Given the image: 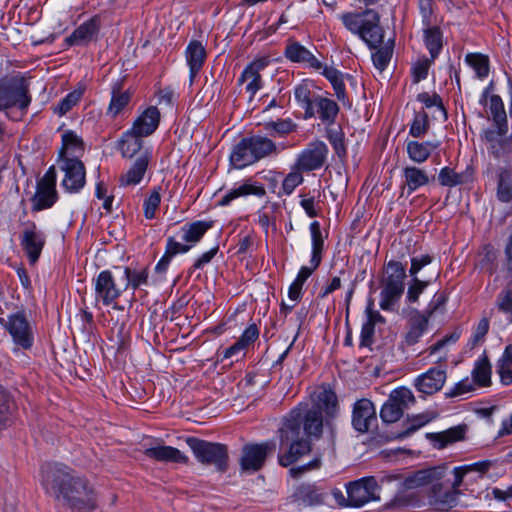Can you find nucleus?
<instances>
[{"mask_svg":"<svg viewBox=\"0 0 512 512\" xmlns=\"http://www.w3.org/2000/svg\"><path fill=\"white\" fill-rule=\"evenodd\" d=\"M312 407L298 405L290 411L280 428L281 445L288 451L279 456L281 466L287 467L311 451V440L319 439L324 423L329 428L330 444L334 450L336 432L331 420L339 412L338 399L329 386H320L311 395Z\"/></svg>","mask_w":512,"mask_h":512,"instance_id":"f257e3e1","label":"nucleus"},{"mask_svg":"<svg viewBox=\"0 0 512 512\" xmlns=\"http://www.w3.org/2000/svg\"><path fill=\"white\" fill-rule=\"evenodd\" d=\"M42 483L48 493L62 498L71 508L92 511L96 508V495L92 486L63 464H46L42 468Z\"/></svg>","mask_w":512,"mask_h":512,"instance_id":"f03ea898","label":"nucleus"},{"mask_svg":"<svg viewBox=\"0 0 512 512\" xmlns=\"http://www.w3.org/2000/svg\"><path fill=\"white\" fill-rule=\"evenodd\" d=\"M446 466L431 467L415 472L405 479L408 488L431 485L427 499L428 504L437 511L448 512L457 505L459 490L444 487L439 481L444 477Z\"/></svg>","mask_w":512,"mask_h":512,"instance_id":"7ed1b4c3","label":"nucleus"},{"mask_svg":"<svg viewBox=\"0 0 512 512\" xmlns=\"http://www.w3.org/2000/svg\"><path fill=\"white\" fill-rule=\"evenodd\" d=\"M347 30L357 34L372 49L383 43L384 30L380 26V16L373 9L362 12H348L340 16Z\"/></svg>","mask_w":512,"mask_h":512,"instance_id":"20e7f679","label":"nucleus"},{"mask_svg":"<svg viewBox=\"0 0 512 512\" xmlns=\"http://www.w3.org/2000/svg\"><path fill=\"white\" fill-rule=\"evenodd\" d=\"M406 278L405 266L396 260H390L384 265L381 278L380 307L391 310L404 292Z\"/></svg>","mask_w":512,"mask_h":512,"instance_id":"39448f33","label":"nucleus"},{"mask_svg":"<svg viewBox=\"0 0 512 512\" xmlns=\"http://www.w3.org/2000/svg\"><path fill=\"white\" fill-rule=\"evenodd\" d=\"M186 443L201 464L214 466L221 473L227 471L229 455L228 447L225 444L209 442L196 437L187 438Z\"/></svg>","mask_w":512,"mask_h":512,"instance_id":"423d86ee","label":"nucleus"},{"mask_svg":"<svg viewBox=\"0 0 512 512\" xmlns=\"http://www.w3.org/2000/svg\"><path fill=\"white\" fill-rule=\"evenodd\" d=\"M30 103L29 87L23 77L0 78V110L17 107L26 111Z\"/></svg>","mask_w":512,"mask_h":512,"instance_id":"0eeeda50","label":"nucleus"},{"mask_svg":"<svg viewBox=\"0 0 512 512\" xmlns=\"http://www.w3.org/2000/svg\"><path fill=\"white\" fill-rule=\"evenodd\" d=\"M1 326L11 336L15 346L23 350H30L34 344L33 326L24 310L0 317Z\"/></svg>","mask_w":512,"mask_h":512,"instance_id":"6e6552de","label":"nucleus"},{"mask_svg":"<svg viewBox=\"0 0 512 512\" xmlns=\"http://www.w3.org/2000/svg\"><path fill=\"white\" fill-rule=\"evenodd\" d=\"M95 307L102 303L104 306L112 305L114 309L123 310L122 306L116 304L124 288L116 284L115 278L110 270L101 271L94 279Z\"/></svg>","mask_w":512,"mask_h":512,"instance_id":"1a4fd4ad","label":"nucleus"},{"mask_svg":"<svg viewBox=\"0 0 512 512\" xmlns=\"http://www.w3.org/2000/svg\"><path fill=\"white\" fill-rule=\"evenodd\" d=\"M415 402L412 391L405 387L393 390L388 400L383 404L380 410V418L384 423L397 422L411 404Z\"/></svg>","mask_w":512,"mask_h":512,"instance_id":"9d476101","label":"nucleus"},{"mask_svg":"<svg viewBox=\"0 0 512 512\" xmlns=\"http://www.w3.org/2000/svg\"><path fill=\"white\" fill-rule=\"evenodd\" d=\"M19 240L21 248L26 254L30 264H35L46 243L44 232L37 227L35 222L27 221L23 224Z\"/></svg>","mask_w":512,"mask_h":512,"instance_id":"9b49d317","label":"nucleus"},{"mask_svg":"<svg viewBox=\"0 0 512 512\" xmlns=\"http://www.w3.org/2000/svg\"><path fill=\"white\" fill-rule=\"evenodd\" d=\"M275 443L272 441L260 444H247L242 448L240 466L243 472L254 473L259 471L267 458L274 452Z\"/></svg>","mask_w":512,"mask_h":512,"instance_id":"f8f14e48","label":"nucleus"},{"mask_svg":"<svg viewBox=\"0 0 512 512\" xmlns=\"http://www.w3.org/2000/svg\"><path fill=\"white\" fill-rule=\"evenodd\" d=\"M327 145L320 140L310 142L297 156L295 168L303 172L318 170L324 166L327 155Z\"/></svg>","mask_w":512,"mask_h":512,"instance_id":"ddd939ff","label":"nucleus"},{"mask_svg":"<svg viewBox=\"0 0 512 512\" xmlns=\"http://www.w3.org/2000/svg\"><path fill=\"white\" fill-rule=\"evenodd\" d=\"M310 232L312 239V254L310 259L311 266H302L297 274V277L293 281L301 286L304 285L306 280L311 276L314 270L319 267L322 261L324 238L322 236L320 223L318 221H313L310 224Z\"/></svg>","mask_w":512,"mask_h":512,"instance_id":"4468645a","label":"nucleus"},{"mask_svg":"<svg viewBox=\"0 0 512 512\" xmlns=\"http://www.w3.org/2000/svg\"><path fill=\"white\" fill-rule=\"evenodd\" d=\"M61 170L64 172L62 187L71 193L79 192L86 183V169L80 159L66 157L61 161Z\"/></svg>","mask_w":512,"mask_h":512,"instance_id":"2eb2a0df","label":"nucleus"},{"mask_svg":"<svg viewBox=\"0 0 512 512\" xmlns=\"http://www.w3.org/2000/svg\"><path fill=\"white\" fill-rule=\"evenodd\" d=\"M378 485L374 479H361L347 486L346 505L361 507L366 503L378 499L376 492Z\"/></svg>","mask_w":512,"mask_h":512,"instance_id":"dca6fc26","label":"nucleus"},{"mask_svg":"<svg viewBox=\"0 0 512 512\" xmlns=\"http://www.w3.org/2000/svg\"><path fill=\"white\" fill-rule=\"evenodd\" d=\"M376 409L374 404L366 398L358 400L353 407L352 425L359 433L368 432L376 425Z\"/></svg>","mask_w":512,"mask_h":512,"instance_id":"f3484780","label":"nucleus"},{"mask_svg":"<svg viewBox=\"0 0 512 512\" xmlns=\"http://www.w3.org/2000/svg\"><path fill=\"white\" fill-rule=\"evenodd\" d=\"M268 63L269 61L266 58L256 59L242 71L238 83L245 84V90L250 94V99L263 87L260 72L267 67Z\"/></svg>","mask_w":512,"mask_h":512,"instance_id":"a211bd4d","label":"nucleus"},{"mask_svg":"<svg viewBox=\"0 0 512 512\" xmlns=\"http://www.w3.org/2000/svg\"><path fill=\"white\" fill-rule=\"evenodd\" d=\"M446 378V370L433 367L415 379V386L418 391L432 395L441 390Z\"/></svg>","mask_w":512,"mask_h":512,"instance_id":"6ab92c4d","label":"nucleus"},{"mask_svg":"<svg viewBox=\"0 0 512 512\" xmlns=\"http://www.w3.org/2000/svg\"><path fill=\"white\" fill-rule=\"evenodd\" d=\"M99 28V17L94 16L77 27L73 33L65 39V42L70 46L86 45L98 34Z\"/></svg>","mask_w":512,"mask_h":512,"instance_id":"aec40b11","label":"nucleus"},{"mask_svg":"<svg viewBox=\"0 0 512 512\" xmlns=\"http://www.w3.org/2000/svg\"><path fill=\"white\" fill-rule=\"evenodd\" d=\"M160 112L156 106H150L144 110L134 121L131 130L143 137L150 136L158 128Z\"/></svg>","mask_w":512,"mask_h":512,"instance_id":"412c9836","label":"nucleus"},{"mask_svg":"<svg viewBox=\"0 0 512 512\" xmlns=\"http://www.w3.org/2000/svg\"><path fill=\"white\" fill-rule=\"evenodd\" d=\"M284 55L291 62L306 64L314 70H321L323 68L322 63L312 52L299 42H290L285 48Z\"/></svg>","mask_w":512,"mask_h":512,"instance_id":"4be33fe9","label":"nucleus"},{"mask_svg":"<svg viewBox=\"0 0 512 512\" xmlns=\"http://www.w3.org/2000/svg\"><path fill=\"white\" fill-rule=\"evenodd\" d=\"M404 179L402 190L407 189L408 194H412L417 189L430 183L431 178L425 169L415 165H407L402 169Z\"/></svg>","mask_w":512,"mask_h":512,"instance_id":"5701e85b","label":"nucleus"},{"mask_svg":"<svg viewBox=\"0 0 512 512\" xmlns=\"http://www.w3.org/2000/svg\"><path fill=\"white\" fill-rule=\"evenodd\" d=\"M61 149L59 159L61 161L66 157L79 159L85 152V143L83 139L72 130H65L61 135Z\"/></svg>","mask_w":512,"mask_h":512,"instance_id":"b1692460","label":"nucleus"},{"mask_svg":"<svg viewBox=\"0 0 512 512\" xmlns=\"http://www.w3.org/2000/svg\"><path fill=\"white\" fill-rule=\"evenodd\" d=\"M206 56L205 47L200 41L192 40L188 44L185 51V58L189 66V77L191 84L193 83L196 75L202 69Z\"/></svg>","mask_w":512,"mask_h":512,"instance_id":"393cba45","label":"nucleus"},{"mask_svg":"<svg viewBox=\"0 0 512 512\" xmlns=\"http://www.w3.org/2000/svg\"><path fill=\"white\" fill-rule=\"evenodd\" d=\"M311 106L313 109L312 118L318 116L327 125L335 123L339 113V106L334 100L317 95Z\"/></svg>","mask_w":512,"mask_h":512,"instance_id":"a878e982","label":"nucleus"},{"mask_svg":"<svg viewBox=\"0 0 512 512\" xmlns=\"http://www.w3.org/2000/svg\"><path fill=\"white\" fill-rule=\"evenodd\" d=\"M467 426L465 424L451 427L445 431L437 433H427L426 438L437 449H443L449 444L461 441L465 438Z\"/></svg>","mask_w":512,"mask_h":512,"instance_id":"bb28decb","label":"nucleus"},{"mask_svg":"<svg viewBox=\"0 0 512 512\" xmlns=\"http://www.w3.org/2000/svg\"><path fill=\"white\" fill-rule=\"evenodd\" d=\"M229 160L236 169H243L256 163L248 137L242 138L233 146Z\"/></svg>","mask_w":512,"mask_h":512,"instance_id":"cd10ccee","label":"nucleus"},{"mask_svg":"<svg viewBox=\"0 0 512 512\" xmlns=\"http://www.w3.org/2000/svg\"><path fill=\"white\" fill-rule=\"evenodd\" d=\"M144 455L150 459L160 462L184 463L188 462V457L179 449L172 446L158 445L144 450Z\"/></svg>","mask_w":512,"mask_h":512,"instance_id":"c85d7f7f","label":"nucleus"},{"mask_svg":"<svg viewBox=\"0 0 512 512\" xmlns=\"http://www.w3.org/2000/svg\"><path fill=\"white\" fill-rule=\"evenodd\" d=\"M248 195H255L257 197H264L266 195L265 187L262 184L245 181L238 187H234L227 194H225L219 201V205L227 206L233 200L239 197H245Z\"/></svg>","mask_w":512,"mask_h":512,"instance_id":"c756f323","label":"nucleus"},{"mask_svg":"<svg viewBox=\"0 0 512 512\" xmlns=\"http://www.w3.org/2000/svg\"><path fill=\"white\" fill-rule=\"evenodd\" d=\"M293 498L299 506L309 507L324 503L325 494L315 485L302 484L295 490Z\"/></svg>","mask_w":512,"mask_h":512,"instance_id":"7c9ffc66","label":"nucleus"},{"mask_svg":"<svg viewBox=\"0 0 512 512\" xmlns=\"http://www.w3.org/2000/svg\"><path fill=\"white\" fill-rule=\"evenodd\" d=\"M151 154L147 151L143 152L133 163L130 169L121 176L120 182L123 186L137 185L141 182L147 171Z\"/></svg>","mask_w":512,"mask_h":512,"instance_id":"2f4dec72","label":"nucleus"},{"mask_svg":"<svg viewBox=\"0 0 512 512\" xmlns=\"http://www.w3.org/2000/svg\"><path fill=\"white\" fill-rule=\"evenodd\" d=\"M430 318L420 311L415 310L409 318V329L405 336L407 345H415L428 328Z\"/></svg>","mask_w":512,"mask_h":512,"instance_id":"473e14b6","label":"nucleus"},{"mask_svg":"<svg viewBox=\"0 0 512 512\" xmlns=\"http://www.w3.org/2000/svg\"><path fill=\"white\" fill-rule=\"evenodd\" d=\"M313 84L310 81L304 80L294 88V97L299 106L304 110V118H312L313 109L312 104L317 95L313 91Z\"/></svg>","mask_w":512,"mask_h":512,"instance_id":"72a5a7b5","label":"nucleus"},{"mask_svg":"<svg viewBox=\"0 0 512 512\" xmlns=\"http://www.w3.org/2000/svg\"><path fill=\"white\" fill-rule=\"evenodd\" d=\"M439 147V142L425 141L419 142L410 140L406 143V151L409 159L417 164L424 163Z\"/></svg>","mask_w":512,"mask_h":512,"instance_id":"f704fd0d","label":"nucleus"},{"mask_svg":"<svg viewBox=\"0 0 512 512\" xmlns=\"http://www.w3.org/2000/svg\"><path fill=\"white\" fill-rule=\"evenodd\" d=\"M256 162L279 154V147L270 138L260 135L248 137Z\"/></svg>","mask_w":512,"mask_h":512,"instance_id":"c9c22d12","label":"nucleus"},{"mask_svg":"<svg viewBox=\"0 0 512 512\" xmlns=\"http://www.w3.org/2000/svg\"><path fill=\"white\" fill-rule=\"evenodd\" d=\"M56 198L57 192L55 186L37 183V191L32 199V208L34 211L50 208L55 203Z\"/></svg>","mask_w":512,"mask_h":512,"instance_id":"e433bc0d","label":"nucleus"},{"mask_svg":"<svg viewBox=\"0 0 512 512\" xmlns=\"http://www.w3.org/2000/svg\"><path fill=\"white\" fill-rule=\"evenodd\" d=\"M212 226V221H195L190 224H185L181 228L182 240L187 243L186 245L193 247Z\"/></svg>","mask_w":512,"mask_h":512,"instance_id":"4c0bfd02","label":"nucleus"},{"mask_svg":"<svg viewBox=\"0 0 512 512\" xmlns=\"http://www.w3.org/2000/svg\"><path fill=\"white\" fill-rule=\"evenodd\" d=\"M190 249L191 245H183L182 243L177 242L173 237H169L167 239L165 253L156 264L155 271L157 273H165L171 262V259L175 255L179 253H186Z\"/></svg>","mask_w":512,"mask_h":512,"instance_id":"58836bf2","label":"nucleus"},{"mask_svg":"<svg viewBox=\"0 0 512 512\" xmlns=\"http://www.w3.org/2000/svg\"><path fill=\"white\" fill-rule=\"evenodd\" d=\"M16 410L17 405L13 395L0 385V429L11 422Z\"/></svg>","mask_w":512,"mask_h":512,"instance_id":"ea45409f","label":"nucleus"},{"mask_svg":"<svg viewBox=\"0 0 512 512\" xmlns=\"http://www.w3.org/2000/svg\"><path fill=\"white\" fill-rule=\"evenodd\" d=\"M424 43L431 55V61H434L442 49V32L439 27L424 26Z\"/></svg>","mask_w":512,"mask_h":512,"instance_id":"a19ab883","label":"nucleus"},{"mask_svg":"<svg viewBox=\"0 0 512 512\" xmlns=\"http://www.w3.org/2000/svg\"><path fill=\"white\" fill-rule=\"evenodd\" d=\"M322 74L330 81L333 86L335 95L339 101H341L344 105L348 107L351 106L350 102L347 99L345 92V85L343 82L342 74L333 67H324Z\"/></svg>","mask_w":512,"mask_h":512,"instance_id":"79ce46f5","label":"nucleus"},{"mask_svg":"<svg viewBox=\"0 0 512 512\" xmlns=\"http://www.w3.org/2000/svg\"><path fill=\"white\" fill-rule=\"evenodd\" d=\"M142 135H138L131 129L126 131L120 140V151L124 157L131 158L142 148Z\"/></svg>","mask_w":512,"mask_h":512,"instance_id":"37998d69","label":"nucleus"},{"mask_svg":"<svg viewBox=\"0 0 512 512\" xmlns=\"http://www.w3.org/2000/svg\"><path fill=\"white\" fill-rule=\"evenodd\" d=\"M131 93L129 90L122 91L119 88H113L111 101L108 106L107 115L111 118H116L128 106L131 100Z\"/></svg>","mask_w":512,"mask_h":512,"instance_id":"c03bdc74","label":"nucleus"},{"mask_svg":"<svg viewBox=\"0 0 512 512\" xmlns=\"http://www.w3.org/2000/svg\"><path fill=\"white\" fill-rule=\"evenodd\" d=\"M472 379L476 385L487 387L491 384V365L486 355L479 358L472 370Z\"/></svg>","mask_w":512,"mask_h":512,"instance_id":"a18cd8bd","label":"nucleus"},{"mask_svg":"<svg viewBox=\"0 0 512 512\" xmlns=\"http://www.w3.org/2000/svg\"><path fill=\"white\" fill-rule=\"evenodd\" d=\"M490 112L496 128H499L500 133H507L508 123L507 115L504 109L502 99L498 95H492L490 98Z\"/></svg>","mask_w":512,"mask_h":512,"instance_id":"49530a36","label":"nucleus"},{"mask_svg":"<svg viewBox=\"0 0 512 512\" xmlns=\"http://www.w3.org/2000/svg\"><path fill=\"white\" fill-rule=\"evenodd\" d=\"M437 417V414L433 411H427L418 415H415L408 419L409 425L408 427L397 434V439H404L412 435L418 429H420L425 424L431 422Z\"/></svg>","mask_w":512,"mask_h":512,"instance_id":"de8ad7c7","label":"nucleus"},{"mask_svg":"<svg viewBox=\"0 0 512 512\" xmlns=\"http://www.w3.org/2000/svg\"><path fill=\"white\" fill-rule=\"evenodd\" d=\"M405 487L406 490L400 491L394 496V498L388 504L389 508L401 509L419 505L420 499L417 493L413 491L414 488H408L406 485Z\"/></svg>","mask_w":512,"mask_h":512,"instance_id":"09e8293b","label":"nucleus"},{"mask_svg":"<svg viewBox=\"0 0 512 512\" xmlns=\"http://www.w3.org/2000/svg\"><path fill=\"white\" fill-rule=\"evenodd\" d=\"M489 467H490V462L484 461V462H477L472 465H465V466H460V467L454 468V470H453L454 481L452 483L451 488L453 490H458V488L461 486V484L463 482L464 476L466 474H468L469 472L477 471L482 474V473L487 472Z\"/></svg>","mask_w":512,"mask_h":512,"instance_id":"8fccbe9b","label":"nucleus"},{"mask_svg":"<svg viewBox=\"0 0 512 512\" xmlns=\"http://www.w3.org/2000/svg\"><path fill=\"white\" fill-rule=\"evenodd\" d=\"M466 63L475 71L478 78H486L489 74V58L480 53H468Z\"/></svg>","mask_w":512,"mask_h":512,"instance_id":"3c124183","label":"nucleus"},{"mask_svg":"<svg viewBox=\"0 0 512 512\" xmlns=\"http://www.w3.org/2000/svg\"><path fill=\"white\" fill-rule=\"evenodd\" d=\"M124 276L126 279V284L124 286V290L131 288L133 291L138 289L142 285H146L148 283V271L147 268L136 270L131 269L130 267L124 268Z\"/></svg>","mask_w":512,"mask_h":512,"instance_id":"603ef678","label":"nucleus"},{"mask_svg":"<svg viewBox=\"0 0 512 512\" xmlns=\"http://www.w3.org/2000/svg\"><path fill=\"white\" fill-rule=\"evenodd\" d=\"M265 130L270 135L285 136L296 130L297 125L291 119H278L264 124Z\"/></svg>","mask_w":512,"mask_h":512,"instance_id":"864d4df0","label":"nucleus"},{"mask_svg":"<svg viewBox=\"0 0 512 512\" xmlns=\"http://www.w3.org/2000/svg\"><path fill=\"white\" fill-rule=\"evenodd\" d=\"M429 127L430 124L428 114L423 110L416 112L409 130V134L414 138H421L427 133Z\"/></svg>","mask_w":512,"mask_h":512,"instance_id":"5fc2aeb1","label":"nucleus"},{"mask_svg":"<svg viewBox=\"0 0 512 512\" xmlns=\"http://www.w3.org/2000/svg\"><path fill=\"white\" fill-rule=\"evenodd\" d=\"M438 181L442 186L455 187L465 183V175L457 173L450 167H444L440 170Z\"/></svg>","mask_w":512,"mask_h":512,"instance_id":"6e6d98bb","label":"nucleus"},{"mask_svg":"<svg viewBox=\"0 0 512 512\" xmlns=\"http://www.w3.org/2000/svg\"><path fill=\"white\" fill-rule=\"evenodd\" d=\"M302 172L303 171H300L298 168H295L294 165L291 171L285 176L281 185V191L284 195H291L296 187L303 183L304 177Z\"/></svg>","mask_w":512,"mask_h":512,"instance_id":"4d7b16f0","label":"nucleus"},{"mask_svg":"<svg viewBox=\"0 0 512 512\" xmlns=\"http://www.w3.org/2000/svg\"><path fill=\"white\" fill-rule=\"evenodd\" d=\"M161 203V187H154L148 197L144 199V216L146 219H153Z\"/></svg>","mask_w":512,"mask_h":512,"instance_id":"13d9d810","label":"nucleus"},{"mask_svg":"<svg viewBox=\"0 0 512 512\" xmlns=\"http://www.w3.org/2000/svg\"><path fill=\"white\" fill-rule=\"evenodd\" d=\"M488 150L496 159L512 154V134L506 138L501 137L495 144L488 146Z\"/></svg>","mask_w":512,"mask_h":512,"instance_id":"bf43d9fd","label":"nucleus"},{"mask_svg":"<svg viewBox=\"0 0 512 512\" xmlns=\"http://www.w3.org/2000/svg\"><path fill=\"white\" fill-rule=\"evenodd\" d=\"M496 307L498 310L507 315V318L512 322V290L505 288L500 291L496 298Z\"/></svg>","mask_w":512,"mask_h":512,"instance_id":"052dcab7","label":"nucleus"},{"mask_svg":"<svg viewBox=\"0 0 512 512\" xmlns=\"http://www.w3.org/2000/svg\"><path fill=\"white\" fill-rule=\"evenodd\" d=\"M430 282V280H420L417 277H412L411 283L407 290V300L411 303L417 302L419 296L423 293Z\"/></svg>","mask_w":512,"mask_h":512,"instance_id":"680f3d73","label":"nucleus"},{"mask_svg":"<svg viewBox=\"0 0 512 512\" xmlns=\"http://www.w3.org/2000/svg\"><path fill=\"white\" fill-rule=\"evenodd\" d=\"M392 52L391 47L385 46L372 54L373 64L379 71L385 70L392 57Z\"/></svg>","mask_w":512,"mask_h":512,"instance_id":"e2e57ef3","label":"nucleus"},{"mask_svg":"<svg viewBox=\"0 0 512 512\" xmlns=\"http://www.w3.org/2000/svg\"><path fill=\"white\" fill-rule=\"evenodd\" d=\"M81 92L73 91L67 94L55 108V112L64 115L72 109L80 100Z\"/></svg>","mask_w":512,"mask_h":512,"instance_id":"0e129e2a","label":"nucleus"},{"mask_svg":"<svg viewBox=\"0 0 512 512\" xmlns=\"http://www.w3.org/2000/svg\"><path fill=\"white\" fill-rule=\"evenodd\" d=\"M417 100L423 103L427 108L436 106L443 114L444 118H447V112L444 108L441 97L438 94L430 95L427 92L418 94Z\"/></svg>","mask_w":512,"mask_h":512,"instance_id":"69168bd1","label":"nucleus"},{"mask_svg":"<svg viewBox=\"0 0 512 512\" xmlns=\"http://www.w3.org/2000/svg\"><path fill=\"white\" fill-rule=\"evenodd\" d=\"M489 326V319L486 317L482 318L478 322L474 330V333L469 341V344L471 345L472 348L476 347L479 343L484 341V338L489 331Z\"/></svg>","mask_w":512,"mask_h":512,"instance_id":"338daca9","label":"nucleus"},{"mask_svg":"<svg viewBox=\"0 0 512 512\" xmlns=\"http://www.w3.org/2000/svg\"><path fill=\"white\" fill-rule=\"evenodd\" d=\"M418 8L422 17L423 26H430L433 24L434 1L418 0Z\"/></svg>","mask_w":512,"mask_h":512,"instance_id":"774afa93","label":"nucleus"}]
</instances>
